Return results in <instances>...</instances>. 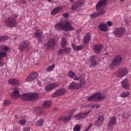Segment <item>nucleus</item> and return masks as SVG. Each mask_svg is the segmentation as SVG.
Returning <instances> with one entry per match:
<instances>
[{
    "label": "nucleus",
    "mask_w": 131,
    "mask_h": 131,
    "mask_svg": "<svg viewBox=\"0 0 131 131\" xmlns=\"http://www.w3.org/2000/svg\"><path fill=\"white\" fill-rule=\"evenodd\" d=\"M76 4L79 6V7H81V6H83V5H84V2L82 0H80L77 1Z\"/></svg>",
    "instance_id": "c9c22d12"
},
{
    "label": "nucleus",
    "mask_w": 131,
    "mask_h": 131,
    "mask_svg": "<svg viewBox=\"0 0 131 131\" xmlns=\"http://www.w3.org/2000/svg\"><path fill=\"white\" fill-rule=\"evenodd\" d=\"M8 83L11 85H13V86H19L20 85L19 81H18V80H17L16 78L10 79L8 80Z\"/></svg>",
    "instance_id": "6ab92c4d"
},
{
    "label": "nucleus",
    "mask_w": 131,
    "mask_h": 131,
    "mask_svg": "<svg viewBox=\"0 0 131 131\" xmlns=\"http://www.w3.org/2000/svg\"><path fill=\"white\" fill-rule=\"evenodd\" d=\"M74 114V110H70L68 111V116H63L60 117L58 121H63V122H69V121L72 118V116Z\"/></svg>",
    "instance_id": "0eeeda50"
},
{
    "label": "nucleus",
    "mask_w": 131,
    "mask_h": 131,
    "mask_svg": "<svg viewBox=\"0 0 131 131\" xmlns=\"http://www.w3.org/2000/svg\"><path fill=\"white\" fill-rule=\"evenodd\" d=\"M88 130H88V128H86L85 129L84 131H88Z\"/></svg>",
    "instance_id": "e2e57ef3"
},
{
    "label": "nucleus",
    "mask_w": 131,
    "mask_h": 131,
    "mask_svg": "<svg viewBox=\"0 0 131 131\" xmlns=\"http://www.w3.org/2000/svg\"><path fill=\"white\" fill-rule=\"evenodd\" d=\"M107 24L108 26H110V27L112 26V23L110 21H108L107 22Z\"/></svg>",
    "instance_id": "3c124183"
},
{
    "label": "nucleus",
    "mask_w": 131,
    "mask_h": 131,
    "mask_svg": "<svg viewBox=\"0 0 131 131\" xmlns=\"http://www.w3.org/2000/svg\"><path fill=\"white\" fill-rule=\"evenodd\" d=\"M63 16L64 18H67V17H68V14H63Z\"/></svg>",
    "instance_id": "5fc2aeb1"
},
{
    "label": "nucleus",
    "mask_w": 131,
    "mask_h": 131,
    "mask_svg": "<svg viewBox=\"0 0 131 131\" xmlns=\"http://www.w3.org/2000/svg\"><path fill=\"white\" fill-rule=\"evenodd\" d=\"M103 124V122L97 120L95 122V126H98V127H101L102 125Z\"/></svg>",
    "instance_id": "72a5a7b5"
},
{
    "label": "nucleus",
    "mask_w": 131,
    "mask_h": 131,
    "mask_svg": "<svg viewBox=\"0 0 131 131\" xmlns=\"http://www.w3.org/2000/svg\"><path fill=\"white\" fill-rule=\"evenodd\" d=\"M54 110H55V111H57V110H58V107H55V108H54Z\"/></svg>",
    "instance_id": "4d7b16f0"
},
{
    "label": "nucleus",
    "mask_w": 131,
    "mask_h": 131,
    "mask_svg": "<svg viewBox=\"0 0 131 131\" xmlns=\"http://www.w3.org/2000/svg\"><path fill=\"white\" fill-rule=\"evenodd\" d=\"M10 101L8 100H6L4 102V106H8V105H10Z\"/></svg>",
    "instance_id": "a18cd8bd"
},
{
    "label": "nucleus",
    "mask_w": 131,
    "mask_h": 131,
    "mask_svg": "<svg viewBox=\"0 0 131 131\" xmlns=\"http://www.w3.org/2000/svg\"><path fill=\"white\" fill-rule=\"evenodd\" d=\"M72 48L74 51H81L83 49V46L82 45L76 46L75 44L72 45Z\"/></svg>",
    "instance_id": "cd10ccee"
},
{
    "label": "nucleus",
    "mask_w": 131,
    "mask_h": 131,
    "mask_svg": "<svg viewBox=\"0 0 131 131\" xmlns=\"http://www.w3.org/2000/svg\"><path fill=\"white\" fill-rule=\"evenodd\" d=\"M69 90H78L81 89V85L78 83L72 82L69 85Z\"/></svg>",
    "instance_id": "f3484780"
},
{
    "label": "nucleus",
    "mask_w": 131,
    "mask_h": 131,
    "mask_svg": "<svg viewBox=\"0 0 131 131\" xmlns=\"http://www.w3.org/2000/svg\"><path fill=\"white\" fill-rule=\"evenodd\" d=\"M29 46V43L27 40H24L20 41V45L18 46V50L20 52H24L28 48Z\"/></svg>",
    "instance_id": "9d476101"
},
{
    "label": "nucleus",
    "mask_w": 131,
    "mask_h": 131,
    "mask_svg": "<svg viewBox=\"0 0 131 131\" xmlns=\"http://www.w3.org/2000/svg\"><path fill=\"white\" fill-rule=\"evenodd\" d=\"M19 96H20V93H19V89L17 88H14L13 93L11 94V96L13 99L16 100L19 98Z\"/></svg>",
    "instance_id": "412c9836"
},
{
    "label": "nucleus",
    "mask_w": 131,
    "mask_h": 131,
    "mask_svg": "<svg viewBox=\"0 0 131 131\" xmlns=\"http://www.w3.org/2000/svg\"><path fill=\"white\" fill-rule=\"evenodd\" d=\"M60 46L62 49H64V48L67 46V41L66 40V38L65 37H63L62 38Z\"/></svg>",
    "instance_id": "c85d7f7f"
},
{
    "label": "nucleus",
    "mask_w": 131,
    "mask_h": 131,
    "mask_svg": "<svg viewBox=\"0 0 131 131\" xmlns=\"http://www.w3.org/2000/svg\"><path fill=\"white\" fill-rule=\"evenodd\" d=\"M88 129H90V128H91V127L90 126H88V127H87Z\"/></svg>",
    "instance_id": "13d9d810"
},
{
    "label": "nucleus",
    "mask_w": 131,
    "mask_h": 131,
    "mask_svg": "<svg viewBox=\"0 0 131 131\" xmlns=\"http://www.w3.org/2000/svg\"><path fill=\"white\" fill-rule=\"evenodd\" d=\"M58 86L59 84H58L57 83H52L45 86V90L46 92H51V91L54 90V89H56V88H58Z\"/></svg>",
    "instance_id": "2eb2a0df"
},
{
    "label": "nucleus",
    "mask_w": 131,
    "mask_h": 131,
    "mask_svg": "<svg viewBox=\"0 0 131 131\" xmlns=\"http://www.w3.org/2000/svg\"><path fill=\"white\" fill-rule=\"evenodd\" d=\"M128 96H129V92H124L121 93V94L120 95V97H121V98H127Z\"/></svg>",
    "instance_id": "2f4dec72"
},
{
    "label": "nucleus",
    "mask_w": 131,
    "mask_h": 131,
    "mask_svg": "<svg viewBox=\"0 0 131 131\" xmlns=\"http://www.w3.org/2000/svg\"><path fill=\"white\" fill-rule=\"evenodd\" d=\"M1 41H2V40H1V36H0V42H1Z\"/></svg>",
    "instance_id": "0e129e2a"
},
{
    "label": "nucleus",
    "mask_w": 131,
    "mask_h": 131,
    "mask_svg": "<svg viewBox=\"0 0 131 131\" xmlns=\"http://www.w3.org/2000/svg\"><path fill=\"white\" fill-rule=\"evenodd\" d=\"M69 1H70V2H74L75 0H69Z\"/></svg>",
    "instance_id": "052dcab7"
},
{
    "label": "nucleus",
    "mask_w": 131,
    "mask_h": 131,
    "mask_svg": "<svg viewBox=\"0 0 131 131\" xmlns=\"http://www.w3.org/2000/svg\"><path fill=\"white\" fill-rule=\"evenodd\" d=\"M92 37V36L91 35V34L87 33L85 35V36L83 37V41L84 43H89L90 42V40H91V38Z\"/></svg>",
    "instance_id": "393cba45"
},
{
    "label": "nucleus",
    "mask_w": 131,
    "mask_h": 131,
    "mask_svg": "<svg viewBox=\"0 0 131 131\" xmlns=\"http://www.w3.org/2000/svg\"><path fill=\"white\" fill-rule=\"evenodd\" d=\"M90 62H91V66H92V67H96V66H97V60H96V56H91L90 58Z\"/></svg>",
    "instance_id": "b1692460"
},
{
    "label": "nucleus",
    "mask_w": 131,
    "mask_h": 131,
    "mask_svg": "<svg viewBox=\"0 0 131 131\" xmlns=\"http://www.w3.org/2000/svg\"><path fill=\"white\" fill-rule=\"evenodd\" d=\"M49 77H47V80H48V79H49Z\"/></svg>",
    "instance_id": "338daca9"
},
{
    "label": "nucleus",
    "mask_w": 131,
    "mask_h": 131,
    "mask_svg": "<svg viewBox=\"0 0 131 131\" xmlns=\"http://www.w3.org/2000/svg\"><path fill=\"white\" fill-rule=\"evenodd\" d=\"M76 9H77V7L75 5H73L71 8V10H72V11H75Z\"/></svg>",
    "instance_id": "de8ad7c7"
},
{
    "label": "nucleus",
    "mask_w": 131,
    "mask_h": 131,
    "mask_svg": "<svg viewBox=\"0 0 131 131\" xmlns=\"http://www.w3.org/2000/svg\"><path fill=\"white\" fill-rule=\"evenodd\" d=\"M19 123L21 125H25L26 124V120L21 119L19 120Z\"/></svg>",
    "instance_id": "37998d69"
},
{
    "label": "nucleus",
    "mask_w": 131,
    "mask_h": 131,
    "mask_svg": "<svg viewBox=\"0 0 131 131\" xmlns=\"http://www.w3.org/2000/svg\"><path fill=\"white\" fill-rule=\"evenodd\" d=\"M55 64H52L51 66H49L48 68H47V72H51V71H53L55 68Z\"/></svg>",
    "instance_id": "7c9ffc66"
},
{
    "label": "nucleus",
    "mask_w": 131,
    "mask_h": 131,
    "mask_svg": "<svg viewBox=\"0 0 131 131\" xmlns=\"http://www.w3.org/2000/svg\"><path fill=\"white\" fill-rule=\"evenodd\" d=\"M2 61H3V58H1L0 57V67L2 66H4V63L2 62Z\"/></svg>",
    "instance_id": "603ef678"
},
{
    "label": "nucleus",
    "mask_w": 131,
    "mask_h": 131,
    "mask_svg": "<svg viewBox=\"0 0 131 131\" xmlns=\"http://www.w3.org/2000/svg\"><path fill=\"white\" fill-rule=\"evenodd\" d=\"M1 41H6V40H8V39H9V37H8L7 36H1Z\"/></svg>",
    "instance_id": "4c0bfd02"
},
{
    "label": "nucleus",
    "mask_w": 131,
    "mask_h": 131,
    "mask_svg": "<svg viewBox=\"0 0 131 131\" xmlns=\"http://www.w3.org/2000/svg\"><path fill=\"white\" fill-rule=\"evenodd\" d=\"M5 24L9 27H16L17 26V19L14 17H9L5 21Z\"/></svg>",
    "instance_id": "423d86ee"
},
{
    "label": "nucleus",
    "mask_w": 131,
    "mask_h": 131,
    "mask_svg": "<svg viewBox=\"0 0 131 131\" xmlns=\"http://www.w3.org/2000/svg\"><path fill=\"white\" fill-rule=\"evenodd\" d=\"M20 3L23 4V5H26L27 2L25 0H20Z\"/></svg>",
    "instance_id": "09e8293b"
},
{
    "label": "nucleus",
    "mask_w": 131,
    "mask_h": 131,
    "mask_svg": "<svg viewBox=\"0 0 131 131\" xmlns=\"http://www.w3.org/2000/svg\"><path fill=\"white\" fill-rule=\"evenodd\" d=\"M23 131H30V127H25V128H24Z\"/></svg>",
    "instance_id": "49530a36"
},
{
    "label": "nucleus",
    "mask_w": 131,
    "mask_h": 131,
    "mask_svg": "<svg viewBox=\"0 0 131 131\" xmlns=\"http://www.w3.org/2000/svg\"><path fill=\"white\" fill-rule=\"evenodd\" d=\"M120 1L121 3H122V2H124V0H120Z\"/></svg>",
    "instance_id": "bf43d9fd"
},
{
    "label": "nucleus",
    "mask_w": 131,
    "mask_h": 131,
    "mask_svg": "<svg viewBox=\"0 0 131 131\" xmlns=\"http://www.w3.org/2000/svg\"><path fill=\"white\" fill-rule=\"evenodd\" d=\"M125 33V29L123 27L116 28L114 31V35L117 38H121Z\"/></svg>",
    "instance_id": "6e6552de"
},
{
    "label": "nucleus",
    "mask_w": 131,
    "mask_h": 131,
    "mask_svg": "<svg viewBox=\"0 0 131 131\" xmlns=\"http://www.w3.org/2000/svg\"><path fill=\"white\" fill-rule=\"evenodd\" d=\"M115 124H116V117H112L110 119L107 123V129H113V127H114V125H115Z\"/></svg>",
    "instance_id": "9b49d317"
},
{
    "label": "nucleus",
    "mask_w": 131,
    "mask_h": 131,
    "mask_svg": "<svg viewBox=\"0 0 131 131\" xmlns=\"http://www.w3.org/2000/svg\"><path fill=\"white\" fill-rule=\"evenodd\" d=\"M91 108H96V109H99V108H100V105L95 103L94 104H92L91 105Z\"/></svg>",
    "instance_id": "c03bdc74"
},
{
    "label": "nucleus",
    "mask_w": 131,
    "mask_h": 131,
    "mask_svg": "<svg viewBox=\"0 0 131 131\" xmlns=\"http://www.w3.org/2000/svg\"><path fill=\"white\" fill-rule=\"evenodd\" d=\"M47 48H52L56 46V39L52 38L46 43Z\"/></svg>",
    "instance_id": "4be33fe9"
},
{
    "label": "nucleus",
    "mask_w": 131,
    "mask_h": 131,
    "mask_svg": "<svg viewBox=\"0 0 131 131\" xmlns=\"http://www.w3.org/2000/svg\"><path fill=\"white\" fill-rule=\"evenodd\" d=\"M36 124L37 126H42L43 124V120L42 119L38 120L36 122Z\"/></svg>",
    "instance_id": "473e14b6"
},
{
    "label": "nucleus",
    "mask_w": 131,
    "mask_h": 131,
    "mask_svg": "<svg viewBox=\"0 0 131 131\" xmlns=\"http://www.w3.org/2000/svg\"><path fill=\"white\" fill-rule=\"evenodd\" d=\"M63 51L65 52L66 54H70L71 49L69 48H66L65 49H63Z\"/></svg>",
    "instance_id": "ea45409f"
},
{
    "label": "nucleus",
    "mask_w": 131,
    "mask_h": 131,
    "mask_svg": "<svg viewBox=\"0 0 131 131\" xmlns=\"http://www.w3.org/2000/svg\"><path fill=\"white\" fill-rule=\"evenodd\" d=\"M7 52H4L3 51L0 52V58L3 59V58H5L7 57Z\"/></svg>",
    "instance_id": "f704fd0d"
},
{
    "label": "nucleus",
    "mask_w": 131,
    "mask_h": 131,
    "mask_svg": "<svg viewBox=\"0 0 131 131\" xmlns=\"http://www.w3.org/2000/svg\"><path fill=\"white\" fill-rule=\"evenodd\" d=\"M89 126L90 127H92V126H93V123H90Z\"/></svg>",
    "instance_id": "6e6d98bb"
},
{
    "label": "nucleus",
    "mask_w": 131,
    "mask_h": 131,
    "mask_svg": "<svg viewBox=\"0 0 131 131\" xmlns=\"http://www.w3.org/2000/svg\"><path fill=\"white\" fill-rule=\"evenodd\" d=\"M37 112H38V110H37Z\"/></svg>",
    "instance_id": "774afa93"
},
{
    "label": "nucleus",
    "mask_w": 131,
    "mask_h": 131,
    "mask_svg": "<svg viewBox=\"0 0 131 131\" xmlns=\"http://www.w3.org/2000/svg\"><path fill=\"white\" fill-rule=\"evenodd\" d=\"M80 126L79 125H76L73 128L74 131H79L80 130Z\"/></svg>",
    "instance_id": "a19ab883"
},
{
    "label": "nucleus",
    "mask_w": 131,
    "mask_h": 131,
    "mask_svg": "<svg viewBox=\"0 0 131 131\" xmlns=\"http://www.w3.org/2000/svg\"><path fill=\"white\" fill-rule=\"evenodd\" d=\"M60 11H63V7L61 6H58L52 10V11H51V14L53 15H56L58 14L59 12H60Z\"/></svg>",
    "instance_id": "5701e85b"
},
{
    "label": "nucleus",
    "mask_w": 131,
    "mask_h": 131,
    "mask_svg": "<svg viewBox=\"0 0 131 131\" xmlns=\"http://www.w3.org/2000/svg\"><path fill=\"white\" fill-rule=\"evenodd\" d=\"M106 5H107V0H100L96 5V11L98 12L92 13L90 15L91 18L94 19V18H97L102 15H104L106 13V11L104 10Z\"/></svg>",
    "instance_id": "f257e3e1"
},
{
    "label": "nucleus",
    "mask_w": 131,
    "mask_h": 131,
    "mask_svg": "<svg viewBox=\"0 0 131 131\" xmlns=\"http://www.w3.org/2000/svg\"><path fill=\"white\" fill-rule=\"evenodd\" d=\"M68 76L71 77V78H73L74 80H79V78L76 76L75 73L72 71H70L68 73Z\"/></svg>",
    "instance_id": "a878e982"
},
{
    "label": "nucleus",
    "mask_w": 131,
    "mask_h": 131,
    "mask_svg": "<svg viewBox=\"0 0 131 131\" xmlns=\"http://www.w3.org/2000/svg\"><path fill=\"white\" fill-rule=\"evenodd\" d=\"M121 85L125 90H129V84H128V80L127 78H125L121 82Z\"/></svg>",
    "instance_id": "aec40b11"
},
{
    "label": "nucleus",
    "mask_w": 131,
    "mask_h": 131,
    "mask_svg": "<svg viewBox=\"0 0 131 131\" xmlns=\"http://www.w3.org/2000/svg\"><path fill=\"white\" fill-rule=\"evenodd\" d=\"M20 98L23 101H33L38 99V95L36 93L24 94L20 95Z\"/></svg>",
    "instance_id": "20e7f679"
},
{
    "label": "nucleus",
    "mask_w": 131,
    "mask_h": 131,
    "mask_svg": "<svg viewBox=\"0 0 131 131\" xmlns=\"http://www.w3.org/2000/svg\"><path fill=\"white\" fill-rule=\"evenodd\" d=\"M122 62V57L120 55H117L114 57L112 61V62L110 66L111 69H113L115 67H118L121 64Z\"/></svg>",
    "instance_id": "39448f33"
},
{
    "label": "nucleus",
    "mask_w": 131,
    "mask_h": 131,
    "mask_svg": "<svg viewBox=\"0 0 131 131\" xmlns=\"http://www.w3.org/2000/svg\"><path fill=\"white\" fill-rule=\"evenodd\" d=\"M98 28L99 30H101V31H104L106 32L108 29H107V25L105 23L101 24L99 27Z\"/></svg>",
    "instance_id": "bb28decb"
},
{
    "label": "nucleus",
    "mask_w": 131,
    "mask_h": 131,
    "mask_svg": "<svg viewBox=\"0 0 131 131\" xmlns=\"http://www.w3.org/2000/svg\"><path fill=\"white\" fill-rule=\"evenodd\" d=\"M18 16H19V15H18V14H14L13 15V16L14 17V18H18Z\"/></svg>",
    "instance_id": "864d4df0"
},
{
    "label": "nucleus",
    "mask_w": 131,
    "mask_h": 131,
    "mask_svg": "<svg viewBox=\"0 0 131 131\" xmlns=\"http://www.w3.org/2000/svg\"><path fill=\"white\" fill-rule=\"evenodd\" d=\"M3 49L4 50V51H9V48H8V47L6 46H4Z\"/></svg>",
    "instance_id": "8fccbe9b"
},
{
    "label": "nucleus",
    "mask_w": 131,
    "mask_h": 131,
    "mask_svg": "<svg viewBox=\"0 0 131 131\" xmlns=\"http://www.w3.org/2000/svg\"><path fill=\"white\" fill-rule=\"evenodd\" d=\"M127 74V69L126 67L121 68L116 72L117 77H123Z\"/></svg>",
    "instance_id": "1a4fd4ad"
},
{
    "label": "nucleus",
    "mask_w": 131,
    "mask_h": 131,
    "mask_svg": "<svg viewBox=\"0 0 131 131\" xmlns=\"http://www.w3.org/2000/svg\"><path fill=\"white\" fill-rule=\"evenodd\" d=\"M37 76V73L32 72L30 73L28 77L26 79V81H32V80H34Z\"/></svg>",
    "instance_id": "a211bd4d"
},
{
    "label": "nucleus",
    "mask_w": 131,
    "mask_h": 131,
    "mask_svg": "<svg viewBox=\"0 0 131 131\" xmlns=\"http://www.w3.org/2000/svg\"><path fill=\"white\" fill-rule=\"evenodd\" d=\"M97 120L98 121H100L101 122H104V116L103 115H99L98 117Z\"/></svg>",
    "instance_id": "e433bc0d"
},
{
    "label": "nucleus",
    "mask_w": 131,
    "mask_h": 131,
    "mask_svg": "<svg viewBox=\"0 0 131 131\" xmlns=\"http://www.w3.org/2000/svg\"><path fill=\"white\" fill-rule=\"evenodd\" d=\"M52 103L51 102V101H46L42 104L43 107H44V108H46V109L50 107Z\"/></svg>",
    "instance_id": "c756f323"
},
{
    "label": "nucleus",
    "mask_w": 131,
    "mask_h": 131,
    "mask_svg": "<svg viewBox=\"0 0 131 131\" xmlns=\"http://www.w3.org/2000/svg\"><path fill=\"white\" fill-rule=\"evenodd\" d=\"M84 83H85V80L84 79V78H81L80 79V83H78V84L81 85V87H82V85H83V84H84Z\"/></svg>",
    "instance_id": "58836bf2"
},
{
    "label": "nucleus",
    "mask_w": 131,
    "mask_h": 131,
    "mask_svg": "<svg viewBox=\"0 0 131 131\" xmlns=\"http://www.w3.org/2000/svg\"><path fill=\"white\" fill-rule=\"evenodd\" d=\"M54 28L57 31L59 30L66 32L71 31L74 29V28L68 22L66 23L65 24L62 22L58 23L54 26Z\"/></svg>",
    "instance_id": "f03ea898"
},
{
    "label": "nucleus",
    "mask_w": 131,
    "mask_h": 131,
    "mask_svg": "<svg viewBox=\"0 0 131 131\" xmlns=\"http://www.w3.org/2000/svg\"><path fill=\"white\" fill-rule=\"evenodd\" d=\"M105 98H106V96L104 94L98 92L89 97L87 100L89 102H100Z\"/></svg>",
    "instance_id": "7ed1b4c3"
},
{
    "label": "nucleus",
    "mask_w": 131,
    "mask_h": 131,
    "mask_svg": "<svg viewBox=\"0 0 131 131\" xmlns=\"http://www.w3.org/2000/svg\"><path fill=\"white\" fill-rule=\"evenodd\" d=\"M39 113H40V111L39 110Z\"/></svg>",
    "instance_id": "69168bd1"
},
{
    "label": "nucleus",
    "mask_w": 131,
    "mask_h": 131,
    "mask_svg": "<svg viewBox=\"0 0 131 131\" xmlns=\"http://www.w3.org/2000/svg\"><path fill=\"white\" fill-rule=\"evenodd\" d=\"M34 29L35 31H36L35 33V37H36L38 42L39 43H41L42 42V38L41 37V32H39L40 30H39V28L38 27H35L34 28Z\"/></svg>",
    "instance_id": "f8f14e48"
},
{
    "label": "nucleus",
    "mask_w": 131,
    "mask_h": 131,
    "mask_svg": "<svg viewBox=\"0 0 131 131\" xmlns=\"http://www.w3.org/2000/svg\"><path fill=\"white\" fill-rule=\"evenodd\" d=\"M102 49H103V46L101 44L97 43L93 46V49L95 54H100L102 52Z\"/></svg>",
    "instance_id": "dca6fc26"
},
{
    "label": "nucleus",
    "mask_w": 131,
    "mask_h": 131,
    "mask_svg": "<svg viewBox=\"0 0 131 131\" xmlns=\"http://www.w3.org/2000/svg\"><path fill=\"white\" fill-rule=\"evenodd\" d=\"M48 2H49V3H51V2H52V0H48Z\"/></svg>",
    "instance_id": "680f3d73"
},
{
    "label": "nucleus",
    "mask_w": 131,
    "mask_h": 131,
    "mask_svg": "<svg viewBox=\"0 0 131 131\" xmlns=\"http://www.w3.org/2000/svg\"><path fill=\"white\" fill-rule=\"evenodd\" d=\"M67 91V90H66V89H59L56 90V91L52 94V98H56V97L63 96V95H64Z\"/></svg>",
    "instance_id": "ddd939ff"
},
{
    "label": "nucleus",
    "mask_w": 131,
    "mask_h": 131,
    "mask_svg": "<svg viewBox=\"0 0 131 131\" xmlns=\"http://www.w3.org/2000/svg\"><path fill=\"white\" fill-rule=\"evenodd\" d=\"M91 113V111H88V112H85V113H81L76 114L75 116V119L76 120H81L82 119H83L85 116H87V115H89Z\"/></svg>",
    "instance_id": "4468645a"
},
{
    "label": "nucleus",
    "mask_w": 131,
    "mask_h": 131,
    "mask_svg": "<svg viewBox=\"0 0 131 131\" xmlns=\"http://www.w3.org/2000/svg\"><path fill=\"white\" fill-rule=\"evenodd\" d=\"M63 52H64V50L63 49H59L57 51L58 55L61 56Z\"/></svg>",
    "instance_id": "79ce46f5"
}]
</instances>
